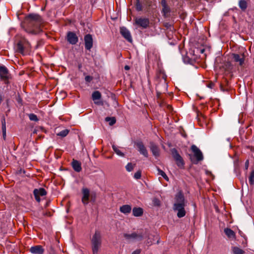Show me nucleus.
I'll list each match as a JSON object with an SVG mask.
<instances>
[{
    "instance_id": "1",
    "label": "nucleus",
    "mask_w": 254,
    "mask_h": 254,
    "mask_svg": "<svg viewBox=\"0 0 254 254\" xmlns=\"http://www.w3.org/2000/svg\"><path fill=\"white\" fill-rule=\"evenodd\" d=\"M25 21L29 29L27 32L31 34H38L42 32L41 25L43 23L42 17L38 14H30L26 17Z\"/></svg>"
},
{
    "instance_id": "2",
    "label": "nucleus",
    "mask_w": 254,
    "mask_h": 254,
    "mask_svg": "<svg viewBox=\"0 0 254 254\" xmlns=\"http://www.w3.org/2000/svg\"><path fill=\"white\" fill-rule=\"evenodd\" d=\"M175 202L173 205V210L177 211V215L178 218H182L186 214L185 207L187 205V201L182 191L178 192L175 197Z\"/></svg>"
},
{
    "instance_id": "3",
    "label": "nucleus",
    "mask_w": 254,
    "mask_h": 254,
    "mask_svg": "<svg viewBox=\"0 0 254 254\" xmlns=\"http://www.w3.org/2000/svg\"><path fill=\"white\" fill-rule=\"evenodd\" d=\"M190 149L193 154H189L188 156L192 164H197L199 162L203 160L202 152L195 145H192Z\"/></svg>"
},
{
    "instance_id": "4",
    "label": "nucleus",
    "mask_w": 254,
    "mask_h": 254,
    "mask_svg": "<svg viewBox=\"0 0 254 254\" xmlns=\"http://www.w3.org/2000/svg\"><path fill=\"white\" fill-rule=\"evenodd\" d=\"M91 241L93 254H97L102 243L101 235L99 231H95Z\"/></svg>"
},
{
    "instance_id": "5",
    "label": "nucleus",
    "mask_w": 254,
    "mask_h": 254,
    "mask_svg": "<svg viewBox=\"0 0 254 254\" xmlns=\"http://www.w3.org/2000/svg\"><path fill=\"white\" fill-rule=\"evenodd\" d=\"M10 74L7 68L4 65H0V79L5 84L9 83Z\"/></svg>"
},
{
    "instance_id": "6",
    "label": "nucleus",
    "mask_w": 254,
    "mask_h": 254,
    "mask_svg": "<svg viewBox=\"0 0 254 254\" xmlns=\"http://www.w3.org/2000/svg\"><path fill=\"white\" fill-rule=\"evenodd\" d=\"M171 153L177 166L180 168H184L185 162L182 156L178 153L177 150L176 148H173L171 150Z\"/></svg>"
},
{
    "instance_id": "7",
    "label": "nucleus",
    "mask_w": 254,
    "mask_h": 254,
    "mask_svg": "<svg viewBox=\"0 0 254 254\" xmlns=\"http://www.w3.org/2000/svg\"><path fill=\"white\" fill-rule=\"evenodd\" d=\"M30 47L29 42L24 38H21L17 44V51L19 53L24 55V50Z\"/></svg>"
},
{
    "instance_id": "8",
    "label": "nucleus",
    "mask_w": 254,
    "mask_h": 254,
    "mask_svg": "<svg viewBox=\"0 0 254 254\" xmlns=\"http://www.w3.org/2000/svg\"><path fill=\"white\" fill-rule=\"evenodd\" d=\"M150 24L149 19L147 18L136 17L134 19V24L143 29H146L149 27Z\"/></svg>"
},
{
    "instance_id": "9",
    "label": "nucleus",
    "mask_w": 254,
    "mask_h": 254,
    "mask_svg": "<svg viewBox=\"0 0 254 254\" xmlns=\"http://www.w3.org/2000/svg\"><path fill=\"white\" fill-rule=\"evenodd\" d=\"M124 237L127 240H136L138 241H141L144 238V235L142 232H133L131 234L125 233Z\"/></svg>"
},
{
    "instance_id": "10",
    "label": "nucleus",
    "mask_w": 254,
    "mask_h": 254,
    "mask_svg": "<svg viewBox=\"0 0 254 254\" xmlns=\"http://www.w3.org/2000/svg\"><path fill=\"white\" fill-rule=\"evenodd\" d=\"M33 194L36 200L39 202L41 201L40 196H43L47 194V191L45 189L40 188L39 189H35L33 190Z\"/></svg>"
},
{
    "instance_id": "11",
    "label": "nucleus",
    "mask_w": 254,
    "mask_h": 254,
    "mask_svg": "<svg viewBox=\"0 0 254 254\" xmlns=\"http://www.w3.org/2000/svg\"><path fill=\"white\" fill-rule=\"evenodd\" d=\"M120 32L122 36L128 42L132 43V39L129 31L125 27H121Z\"/></svg>"
},
{
    "instance_id": "12",
    "label": "nucleus",
    "mask_w": 254,
    "mask_h": 254,
    "mask_svg": "<svg viewBox=\"0 0 254 254\" xmlns=\"http://www.w3.org/2000/svg\"><path fill=\"white\" fill-rule=\"evenodd\" d=\"M66 40L71 45H75L78 41V38L76 34L71 31L67 33Z\"/></svg>"
},
{
    "instance_id": "13",
    "label": "nucleus",
    "mask_w": 254,
    "mask_h": 254,
    "mask_svg": "<svg viewBox=\"0 0 254 254\" xmlns=\"http://www.w3.org/2000/svg\"><path fill=\"white\" fill-rule=\"evenodd\" d=\"M82 197L81 201L85 205L88 203L90 196V190L86 188H83L81 190Z\"/></svg>"
},
{
    "instance_id": "14",
    "label": "nucleus",
    "mask_w": 254,
    "mask_h": 254,
    "mask_svg": "<svg viewBox=\"0 0 254 254\" xmlns=\"http://www.w3.org/2000/svg\"><path fill=\"white\" fill-rule=\"evenodd\" d=\"M85 48L86 50L90 51L93 47V38L91 34H86L84 38Z\"/></svg>"
},
{
    "instance_id": "15",
    "label": "nucleus",
    "mask_w": 254,
    "mask_h": 254,
    "mask_svg": "<svg viewBox=\"0 0 254 254\" xmlns=\"http://www.w3.org/2000/svg\"><path fill=\"white\" fill-rule=\"evenodd\" d=\"M136 145L138 148V151L140 153L143 155L145 157L147 158L148 157V151L142 142L138 141L136 143Z\"/></svg>"
},
{
    "instance_id": "16",
    "label": "nucleus",
    "mask_w": 254,
    "mask_h": 254,
    "mask_svg": "<svg viewBox=\"0 0 254 254\" xmlns=\"http://www.w3.org/2000/svg\"><path fill=\"white\" fill-rule=\"evenodd\" d=\"M149 148L152 154L156 158L160 155V150L158 146L153 142H150L149 143Z\"/></svg>"
},
{
    "instance_id": "17",
    "label": "nucleus",
    "mask_w": 254,
    "mask_h": 254,
    "mask_svg": "<svg viewBox=\"0 0 254 254\" xmlns=\"http://www.w3.org/2000/svg\"><path fill=\"white\" fill-rule=\"evenodd\" d=\"M161 4L163 7L162 13L164 17H167L168 14L170 12L171 9L169 6L167 5L166 0H161Z\"/></svg>"
},
{
    "instance_id": "18",
    "label": "nucleus",
    "mask_w": 254,
    "mask_h": 254,
    "mask_svg": "<svg viewBox=\"0 0 254 254\" xmlns=\"http://www.w3.org/2000/svg\"><path fill=\"white\" fill-rule=\"evenodd\" d=\"M29 251L33 254H43L44 252V249L41 245H36L31 247Z\"/></svg>"
},
{
    "instance_id": "19",
    "label": "nucleus",
    "mask_w": 254,
    "mask_h": 254,
    "mask_svg": "<svg viewBox=\"0 0 254 254\" xmlns=\"http://www.w3.org/2000/svg\"><path fill=\"white\" fill-rule=\"evenodd\" d=\"M232 57L235 62L239 63L240 65H242L244 64L245 60V56L244 54L241 55L233 54Z\"/></svg>"
},
{
    "instance_id": "20",
    "label": "nucleus",
    "mask_w": 254,
    "mask_h": 254,
    "mask_svg": "<svg viewBox=\"0 0 254 254\" xmlns=\"http://www.w3.org/2000/svg\"><path fill=\"white\" fill-rule=\"evenodd\" d=\"M166 85L164 83L163 84H159L156 87V90L157 93V96L158 98L160 97L162 92H164L166 90Z\"/></svg>"
},
{
    "instance_id": "21",
    "label": "nucleus",
    "mask_w": 254,
    "mask_h": 254,
    "mask_svg": "<svg viewBox=\"0 0 254 254\" xmlns=\"http://www.w3.org/2000/svg\"><path fill=\"white\" fill-rule=\"evenodd\" d=\"M71 166L73 169L76 172H80L82 170L81 163L76 160L73 159Z\"/></svg>"
},
{
    "instance_id": "22",
    "label": "nucleus",
    "mask_w": 254,
    "mask_h": 254,
    "mask_svg": "<svg viewBox=\"0 0 254 254\" xmlns=\"http://www.w3.org/2000/svg\"><path fill=\"white\" fill-rule=\"evenodd\" d=\"M120 210L122 213L127 214L131 212V207L129 205H124L120 207Z\"/></svg>"
},
{
    "instance_id": "23",
    "label": "nucleus",
    "mask_w": 254,
    "mask_h": 254,
    "mask_svg": "<svg viewBox=\"0 0 254 254\" xmlns=\"http://www.w3.org/2000/svg\"><path fill=\"white\" fill-rule=\"evenodd\" d=\"M143 213V210L141 207H134L132 209V214L134 216H141Z\"/></svg>"
},
{
    "instance_id": "24",
    "label": "nucleus",
    "mask_w": 254,
    "mask_h": 254,
    "mask_svg": "<svg viewBox=\"0 0 254 254\" xmlns=\"http://www.w3.org/2000/svg\"><path fill=\"white\" fill-rule=\"evenodd\" d=\"M224 233L229 238H234L235 237V232L230 228H225Z\"/></svg>"
},
{
    "instance_id": "25",
    "label": "nucleus",
    "mask_w": 254,
    "mask_h": 254,
    "mask_svg": "<svg viewBox=\"0 0 254 254\" xmlns=\"http://www.w3.org/2000/svg\"><path fill=\"white\" fill-rule=\"evenodd\" d=\"M232 254H244L245 251L238 247H232Z\"/></svg>"
},
{
    "instance_id": "26",
    "label": "nucleus",
    "mask_w": 254,
    "mask_h": 254,
    "mask_svg": "<svg viewBox=\"0 0 254 254\" xmlns=\"http://www.w3.org/2000/svg\"><path fill=\"white\" fill-rule=\"evenodd\" d=\"M239 6L242 11H245L247 8L248 4L245 0H240Z\"/></svg>"
},
{
    "instance_id": "27",
    "label": "nucleus",
    "mask_w": 254,
    "mask_h": 254,
    "mask_svg": "<svg viewBox=\"0 0 254 254\" xmlns=\"http://www.w3.org/2000/svg\"><path fill=\"white\" fill-rule=\"evenodd\" d=\"M92 98L94 101L99 100L101 98V94L99 91H94L92 94Z\"/></svg>"
},
{
    "instance_id": "28",
    "label": "nucleus",
    "mask_w": 254,
    "mask_h": 254,
    "mask_svg": "<svg viewBox=\"0 0 254 254\" xmlns=\"http://www.w3.org/2000/svg\"><path fill=\"white\" fill-rule=\"evenodd\" d=\"M1 124H2V136L4 139H5L6 137V125H5V119L3 118L1 119Z\"/></svg>"
},
{
    "instance_id": "29",
    "label": "nucleus",
    "mask_w": 254,
    "mask_h": 254,
    "mask_svg": "<svg viewBox=\"0 0 254 254\" xmlns=\"http://www.w3.org/2000/svg\"><path fill=\"white\" fill-rule=\"evenodd\" d=\"M105 121L107 122H109L110 126L114 125L116 122V119L115 117H107L105 119Z\"/></svg>"
},
{
    "instance_id": "30",
    "label": "nucleus",
    "mask_w": 254,
    "mask_h": 254,
    "mask_svg": "<svg viewBox=\"0 0 254 254\" xmlns=\"http://www.w3.org/2000/svg\"><path fill=\"white\" fill-rule=\"evenodd\" d=\"M158 171V175L161 176L166 181H169V178L166 174V173L162 170H161L160 168H157Z\"/></svg>"
},
{
    "instance_id": "31",
    "label": "nucleus",
    "mask_w": 254,
    "mask_h": 254,
    "mask_svg": "<svg viewBox=\"0 0 254 254\" xmlns=\"http://www.w3.org/2000/svg\"><path fill=\"white\" fill-rule=\"evenodd\" d=\"M69 130L67 129H65L64 130H63L58 133L57 134V135L61 136L62 137H65L69 133Z\"/></svg>"
},
{
    "instance_id": "32",
    "label": "nucleus",
    "mask_w": 254,
    "mask_h": 254,
    "mask_svg": "<svg viewBox=\"0 0 254 254\" xmlns=\"http://www.w3.org/2000/svg\"><path fill=\"white\" fill-rule=\"evenodd\" d=\"M112 148L115 153L120 156H124V154L115 145H112Z\"/></svg>"
},
{
    "instance_id": "33",
    "label": "nucleus",
    "mask_w": 254,
    "mask_h": 254,
    "mask_svg": "<svg viewBox=\"0 0 254 254\" xmlns=\"http://www.w3.org/2000/svg\"><path fill=\"white\" fill-rule=\"evenodd\" d=\"M135 164H132L131 163H128L126 166V169L127 171L131 172L133 170V168L135 167Z\"/></svg>"
},
{
    "instance_id": "34",
    "label": "nucleus",
    "mask_w": 254,
    "mask_h": 254,
    "mask_svg": "<svg viewBox=\"0 0 254 254\" xmlns=\"http://www.w3.org/2000/svg\"><path fill=\"white\" fill-rule=\"evenodd\" d=\"M135 8L137 11H140L142 10V6L139 0H136Z\"/></svg>"
},
{
    "instance_id": "35",
    "label": "nucleus",
    "mask_w": 254,
    "mask_h": 254,
    "mask_svg": "<svg viewBox=\"0 0 254 254\" xmlns=\"http://www.w3.org/2000/svg\"><path fill=\"white\" fill-rule=\"evenodd\" d=\"M249 183L251 185H254V170H253L250 174Z\"/></svg>"
},
{
    "instance_id": "36",
    "label": "nucleus",
    "mask_w": 254,
    "mask_h": 254,
    "mask_svg": "<svg viewBox=\"0 0 254 254\" xmlns=\"http://www.w3.org/2000/svg\"><path fill=\"white\" fill-rule=\"evenodd\" d=\"M28 116L30 121L37 122L39 120L37 116L34 114H30Z\"/></svg>"
},
{
    "instance_id": "37",
    "label": "nucleus",
    "mask_w": 254,
    "mask_h": 254,
    "mask_svg": "<svg viewBox=\"0 0 254 254\" xmlns=\"http://www.w3.org/2000/svg\"><path fill=\"white\" fill-rule=\"evenodd\" d=\"M164 26L167 29H170L171 31H173L174 30V27L173 25L170 23L169 22H165L164 23Z\"/></svg>"
},
{
    "instance_id": "38",
    "label": "nucleus",
    "mask_w": 254,
    "mask_h": 254,
    "mask_svg": "<svg viewBox=\"0 0 254 254\" xmlns=\"http://www.w3.org/2000/svg\"><path fill=\"white\" fill-rule=\"evenodd\" d=\"M141 171L140 170H138L137 171L134 175V178L138 180L141 178Z\"/></svg>"
},
{
    "instance_id": "39",
    "label": "nucleus",
    "mask_w": 254,
    "mask_h": 254,
    "mask_svg": "<svg viewBox=\"0 0 254 254\" xmlns=\"http://www.w3.org/2000/svg\"><path fill=\"white\" fill-rule=\"evenodd\" d=\"M93 78L92 76L90 75H87L85 77V80L87 82H90L92 80Z\"/></svg>"
},
{
    "instance_id": "40",
    "label": "nucleus",
    "mask_w": 254,
    "mask_h": 254,
    "mask_svg": "<svg viewBox=\"0 0 254 254\" xmlns=\"http://www.w3.org/2000/svg\"><path fill=\"white\" fill-rule=\"evenodd\" d=\"M141 253V250L140 249L136 250L135 251H133L131 254H140Z\"/></svg>"
},
{
    "instance_id": "41",
    "label": "nucleus",
    "mask_w": 254,
    "mask_h": 254,
    "mask_svg": "<svg viewBox=\"0 0 254 254\" xmlns=\"http://www.w3.org/2000/svg\"><path fill=\"white\" fill-rule=\"evenodd\" d=\"M249 160H247L246 162H245V168L246 170H247L248 169V167H249Z\"/></svg>"
},
{
    "instance_id": "42",
    "label": "nucleus",
    "mask_w": 254,
    "mask_h": 254,
    "mask_svg": "<svg viewBox=\"0 0 254 254\" xmlns=\"http://www.w3.org/2000/svg\"><path fill=\"white\" fill-rule=\"evenodd\" d=\"M209 88H212L214 86V84L212 83H211L209 84L207 86Z\"/></svg>"
},
{
    "instance_id": "43",
    "label": "nucleus",
    "mask_w": 254,
    "mask_h": 254,
    "mask_svg": "<svg viewBox=\"0 0 254 254\" xmlns=\"http://www.w3.org/2000/svg\"><path fill=\"white\" fill-rule=\"evenodd\" d=\"M124 68H125V69L127 70H129L130 69V67L127 65H125Z\"/></svg>"
},
{
    "instance_id": "44",
    "label": "nucleus",
    "mask_w": 254,
    "mask_h": 254,
    "mask_svg": "<svg viewBox=\"0 0 254 254\" xmlns=\"http://www.w3.org/2000/svg\"><path fill=\"white\" fill-rule=\"evenodd\" d=\"M154 203H155L156 205H159V200H158L156 199V200L154 201Z\"/></svg>"
},
{
    "instance_id": "45",
    "label": "nucleus",
    "mask_w": 254,
    "mask_h": 254,
    "mask_svg": "<svg viewBox=\"0 0 254 254\" xmlns=\"http://www.w3.org/2000/svg\"><path fill=\"white\" fill-rule=\"evenodd\" d=\"M2 101V95L0 94V104H1Z\"/></svg>"
},
{
    "instance_id": "46",
    "label": "nucleus",
    "mask_w": 254,
    "mask_h": 254,
    "mask_svg": "<svg viewBox=\"0 0 254 254\" xmlns=\"http://www.w3.org/2000/svg\"><path fill=\"white\" fill-rule=\"evenodd\" d=\"M147 243L149 244V245H152L153 244V242H152L151 241H148Z\"/></svg>"
},
{
    "instance_id": "47",
    "label": "nucleus",
    "mask_w": 254,
    "mask_h": 254,
    "mask_svg": "<svg viewBox=\"0 0 254 254\" xmlns=\"http://www.w3.org/2000/svg\"><path fill=\"white\" fill-rule=\"evenodd\" d=\"M204 51H205V50L204 49L200 50L201 53H203L204 52Z\"/></svg>"
},
{
    "instance_id": "48",
    "label": "nucleus",
    "mask_w": 254,
    "mask_h": 254,
    "mask_svg": "<svg viewBox=\"0 0 254 254\" xmlns=\"http://www.w3.org/2000/svg\"><path fill=\"white\" fill-rule=\"evenodd\" d=\"M94 103L96 104H98V103L97 102L94 101Z\"/></svg>"
},
{
    "instance_id": "49",
    "label": "nucleus",
    "mask_w": 254,
    "mask_h": 254,
    "mask_svg": "<svg viewBox=\"0 0 254 254\" xmlns=\"http://www.w3.org/2000/svg\"><path fill=\"white\" fill-rule=\"evenodd\" d=\"M159 243V240H157V244H158Z\"/></svg>"
},
{
    "instance_id": "50",
    "label": "nucleus",
    "mask_w": 254,
    "mask_h": 254,
    "mask_svg": "<svg viewBox=\"0 0 254 254\" xmlns=\"http://www.w3.org/2000/svg\"><path fill=\"white\" fill-rule=\"evenodd\" d=\"M158 239V236H156V239Z\"/></svg>"
}]
</instances>
